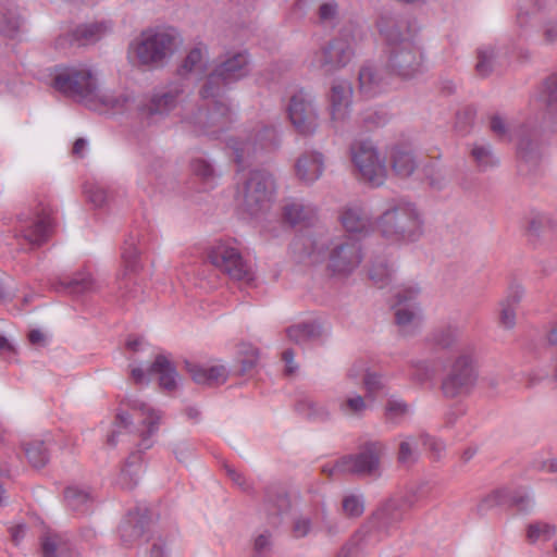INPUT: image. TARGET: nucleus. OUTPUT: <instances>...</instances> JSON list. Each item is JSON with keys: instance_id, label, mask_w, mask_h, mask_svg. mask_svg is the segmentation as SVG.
Segmentation results:
<instances>
[{"instance_id": "nucleus-26", "label": "nucleus", "mask_w": 557, "mask_h": 557, "mask_svg": "<svg viewBox=\"0 0 557 557\" xmlns=\"http://www.w3.org/2000/svg\"><path fill=\"white\" fill-rule=\"evenodd\" d=\"M323 172L324 156L319 151H305L296 160L295 173L304 184H313L322 176Z\"/></svg>"}, {"instance_id": "nucleus-15", "label": "nucleus", "mask_w": 557, "mask_h": 557, "mask_svg": "<svg viewBox=\"0 0 557 557\" xmlns=\"http://www.w3.org/2000/svg\"><path fill=\"white\" fill-rule=\"evenodd\" d=\"M420 293L417 284L401 285L395 290V322L404 333H413L422 324V309L417 302Z\"/></svg>"}, {"instance_id": "nucleus-20", "label": "nucleus", "mask_w": 557, "mask_h": 557, "mask_svg": "<svg viewBox=\"0 0 557 557\" xmlns=\"http://www.w3.org/2000/svg\"><path fill=\"white\" fill-rule=\"evenodd\" d=\"M361 261V247L357 242L344 238L332 243L327 267L333 274L348 275Z\"/></svg>"}, {"instance_id": "nucleus-44", "label": "nucleus", "mask_w": 557, "mask_h": 557, "mask_svg": "<svg viewBox=\"0 0 557 557\" xmlns=\"http://www.w3.org/2000/svg\"><path fill=\"white\" fill-rule=\"evenodd\" d=\"M206 59H207V49L202 46H197L193 48L187 57L185 58L180 73L182 75L187 74H202L206 67Z\"/></svg>"}, {"instance_id": "nucleus-10", "label": "nucleus", "mask_w": 557, "mask_h": 557, "mask_svg": "<svg viewBox=\"0 0 557 557\" xmlns=\"http://www.w3.org/2000/svg\"><path fill=\"white\" fill-rule=\"evenodd\" d=\"M249 71V58L246 52L226 55L207 77L200 89L201 98L220 97L227 85L246 77Z\"/></svg>"}, {"instance_id": "nucleus-5", "label": "nucleus", "mask_w": 557, "mask_h": 557, "mask_svg": "<svg viewBox=\"0 0 557 557\" xmlns=\"http://www.w3.org/2000/svg\"><path fill=\"white\" fill-rule=\"evenodd\" d=\"M490 128L499 140L517 144V153L521 162L531 166L539 163L543 145L535 129L502 114L491 116Z\"/></svg>"}, {"instance_id": "nucleus-42", "label": "nucleus", "mask_w": 557, "mask_h": 557, "mask_svg": "<svg viewBox=\"0 0 557 557\" xmlns=\"http://www.w3.org/2000/svg\"><path fill=\"white\" fill-rule=\"evenodd\" d=\"M419 443H421L420 434L403 436L398 446L397 461L406 467L413 465L419 457Z\"/></svg>"}, {"instance_id": "nucleus-31", "label": "nucleus", "mask_w": 557, "mask_h": 557, "mask_svg": "<svg viewBox=\"0 0 557 557\" xmlns=\"http://www.w3.org/2000/svg\"><path fill=\"white\" fill-rule=\"evenodd\" d=\"M359 91L364 97H374L387 85L385 71L372 64L363 65L359 71Z\"/></svg>"}, {"instance_id": "nucleus-11", "label": "nucleus", "mask_w": 557, "mask_h": 557, "mask_svg": "<svg viewBox=\"0 0 557 557\" xmlns=\"http://www.w3.org/2000/svg\"><path fill=\"white\" fill-rule=\"evenodd\" d=\"M274 194L275 181L271 173L263 170L250 171L238 188L240 205L251 215L265 210Z\"/></svg>"}, {"instance_id": "nucleus-57", "label": "nucleus", "mask_w": 557, "mask_h": 557, "mask_svg": "<svg viewBox=\"0 0 557 557\" xmlns=\"http://www.w3.org/2000/svg\"><path fill=\"white\" fill-rule=\"evenodd\" d=\"M391 276V269L385 261L374 263L370 269V278L380 287H383Z\"/></svg>"}, {"instance_id": "nucleus-39", "label": "nucleus", "mask_w": 557, "mask_h": 557, "mask_svg": "<svg viewBox=\"0 0 557 557\" xmlns=\"http://www.w3.org/2000/svg\"><path fill=\"white\" fill-rule=\"evenodd\" d=\"M499 50L494 44H483L476 50L475 71L481 76L490 75L498 63Z\"/></svg>"}, {"instance_id": "nucleus-34", "label": "nucleus", "mask_w": 557, "mask_h": 557, "mask_svg": "<svg viewBox=\"0 0 557 557\" xmlns=\"http://www.w3.org/2000/svg\"><path fill=\"white\" fill-rule=\"evenodd\" d=\"M286 334L289 341L300 345L320 339L324 335V327L318 321H310L288 327Z\"/></svg>"}, {"instance_id": "nucleus-8", "label": "nucleus", "mask_w": 557, "mask_h": 557, "mask_svg": "<svg viewBox=\"0 0 557 557\" xmlns=\"http://www.w3.org/2000/svg\"><path fill=\"white\" fill-rule=\"evenodd\" d=\"M355 48L356 37L351 32L344 30L314 51L308 60V65L324 74H333L350 63L355 57Z\"/></svg>"}, {"instance_id": "nucleus-64", "label": "nucleus", "mask_w": 557, "mask_h": 557, "mask_svg": "<svg viewBox=\"0 0 557 557\" xmlns=\"http://www.w3.org/2000/svg\"><path fill=\"white\" fill-rule=\"evenodd\" d=\"M88 200L96 207H101L107 201V191L101 186H90L85 189Z\"/></svg>"}, {"instance_id": "nucleus-47", "label": "nucleus", "mask_w": 557, "mask_h": 557, "mask_svg": "<svg viewBox=\"0 0 557 557\" xmlns=\"http://www.w3.org/2000/svg\"><path fill=\"white\" fill-rule=\"evenodd\" d=\"M370 399L359 394L348 395L338 404L339 411L347 417H361L369 408Z\"/></svg>"}, {"instance_id": "nucleus-49", "label": "nucleus", "mask_w": 557, "mask_h": 557, "mask_svg": "<svg viewBox=\"0 0 557 557\" xmlns=\"http://www.w3.org/2000/svg\"><path fill=\"white\" fill-rule=\"evenodd\" d=\"M61 285L71 294H83L96 288V283L88 273H77L74 277L62 281Z\"/></svg>"}, {"instance_id": "nucleus-22", "label": "nucleus", "mask_w": 557, "mask_h": 557, "mask_svg": "<svg viewBox=\"0 0 557 557\" xmlns=\"http://www.w3.org/2000/svg\"><path fill=\"white\" fill-rule=\"evenodd\" d=\"M228 145L234 151L235 162L242 164L247 156L255 153L257 150L276 148L280 145V137L275 127L262 126L255 133L252 138H248L245 141L231 139Z\"/></svg>"}, {"instance_id": "nucleus-41", "label": "nucleus", "mask_w": 557, "mask_h": 557, "mask_svg": "<svg viewBox=\"0 0 557 557\" xmlns=\"http://www.w3.org/2000/svg\"><path fill=\"white\" fill-rule=\"evenodd\" d=\"M326 244L327 240L323 237L311 238L301 236L294 242L293 246L295 250H300L312 262H318L325 256Z\"/></svg>"}, {"instance_id": "nucleus-56", "label": "nucleus", "mask_w": 557, "mask_h": 557, "mask_svg": "<svg viewBox=\"0 0 557 557\" xmlns=\"http://www.w3.org/2000/svg\"><path fill=\"white\" fill-rule=\"evenodd\" d=\"M313 523L310 517L298 516L292 524V535L295 539H302L311 533Z\"/></svg>"}, {"instance_id": "nucleus-50", "label": "nucleus", "mask_w": 557, "mask_h": 557, "mask_svg": "<svg viewBox=\"0 0 557 557\" xmlns=\"http://www.w3.org/2000/svg\"><path fill=\"white\" fill-rule=\"evenodd\" d=\"M507 497L505 490H495L486 494L476 505V513L481 517L487 516L492 510L500 506Z\"/></svg>"}, {"instance_id": "nucleus-21", "label": "nucleus", "mask_w": 557, "mask_h": 557, "mask_svg": "<svg viewBox=\"0 0 557 557\" xmlns=\"http://www.w3.org/2000/svg\"><path fill=\"white\" fill-rule=\"evenodd\" d=\"M151 515L147 508L129 510L119 525V536L125 547H133L146 537L150 530Z\"/></svg>"}, {"instance_id": "nucleus-63", "label": "nucleus", "mask_w": 557, "mask_h": 557, "mask_svg": "<svg viewBox=\"0 0 557 557\" xmlns=\"http://www.w3.org/2000/svg\"><path fill=\"white\" fill-rule=\"evenodd\" d=\"M500 313H499V322L500 325L505 329H512L516 325V310L517 307L504 304L500 301Z\"/></svg>"}, {"instance_id": "nucleus-52", "label": "nucleus", "mask_w": 557, "mask_h": 557, "mask_svg": "<svg viewBox=\"0 0 557 557\" xmlns=\"http://www.w3.org/2000/svg\"><path fill=\"white\" fill-rule=\"evenodd\" d=\"M364 511V499L360 494H348L343 497L342 512L348 518H359Z\"/></svg>"}, {"instance_id": "nucleus-48", "label": "nucleus", "mask_w": 557, "mask_h": 557, "mask_svg": "<svg viewBox=\"0 0 557 557\" xmlns=\"http://www.w3.org/2000/svg\"><path fill=\"white\" fill-rule=\"evenodd\" d=\"M24 451L34 468H42L49 461L48 447L44 441L35 440L25 444Z\"/></svg>"}, {"instance_id": "nucleus-53", "label": "nucleus", "mask_w": 557, "mask_h": 557, "mask_svg": "<svg viewBox=\"0 0 557 557\" xmlns=\"http://www.w3.org/2000/svg\"><path fill=\"white\" fill-rule=\"evenodd\" d=\"M556 533L554 525L546 522H534L528 527L527 537L529 542H545L553 537Z\"/></svg>"}, {"instance_id": "nucleus-46", "label": "nucleus", "mask_w": 557, "mask_h": 557, "mask_svg": "<svg viewBox=\"0 0 557 557\" xmlns=\"http://www.w3.org/2000/svg\"><path fill=\"white\" fill-rule=\"evenodd\" d=\"M471 156L480 171H487L498 164L491 145L478 143L471 149Z\"/></svg>"}, {"instance_id": "nucleus-58", "label": "nucleus", "mask_w": 557, "mask_h": 557, "mask_svg": "<svg viewBox=\"0 0 557 557\" xmlns=\"http://www.w3.org/2000/svg\"><path fill=\"white\" fill-rule=\"evenodd\" d=\"M362 382L367 391V398L373 401L375 394L383 388L382 377L377 373L368 371Z\"/></svg>"}, {"instance_id": "nucleus-16", "label": "nucleus", "mask_w": 557, "mask_h": 557, "mask_svg": "<svg viewBox=\"0 0 557 557\" xmlns=\"http://www.w3.org/2000/svg\"><path fill=\"white\" fill-rule=\"evenodd\" d=\"M211 98L206 110H199L194 115L187 117L186 123L194 128L197 135H208L216 137L221 132L225 131L232 123V114L228 106L218 99Z\"/></svg>"}, {"instance_id": "nucleus-19", "label": "nucleus", "mask_w": 557, "mask_h": 557, "mask_svg": "<svg viewBox=\"0 0 557 557\" xmlns=\"http://www.w3.org/2000/svg\"><path fill=\"white\" fill-rule=\"evenodd\" d=\"M139 242L140 234L138 232H132L126 236L122 246L121 257L125 272L119 277V290L120 296L126 299H136L140 292L136 282L128 276L131 273H135L139 268Z\"/></svg>"}, {"instance_id": "nucleus-45", "label": "nucleus", "mask_w": 557, "mask_h": 557, "mask_svg": "<svg viewBox=\"0 0 557 557\" xmlns=\"http://www.w3.org/2000/svg\"><path fill=\"white\" fill-rule=\"evenodd\" d=\"M296 408L301 414L311 420L325 421L331 416L325 404L308 397L299 400Z\"/></svg>"}, {"instance_id": "nucleus-13", "label": "nucleus", "mask_w": 557, "mask_h": 557, "mask_svg": "<svg viewBox=\"0 0 557 557\" xmlns=\"http://www.w3.org/2000/svg\"><path fill=\"white\" fill-rule=\"evenodd\" d=\"M350 160L359 177L373 186H381L387 177V165L377 148L370 141H355L349 148Z\"/></svg>"}, {"instance_id": "nucleus-1", "label": "nucleus", "mask_w": 557, "mask_h": 557, "mask_svg": "<svg viewBox=\"0 0 557 557\" xmlns=\"http://www.w3.org/2000/svg\"><path fill=\"white\" fill-rule=\"evenodd\" d=\"M377 29L387 46L388 67L401 78L409 79L422 72V52L412 40V30L408 20L382 14Z\"/></svg>"}, {"instance_id": "nucleus-3", "label": "nucleus", "mask_w": 557, "mask_h": 557, "mask_svg": "<svg viewBox=\"0 0 557 557\" xmlns=\"http://www.w3.org/2000/svg\"><path fill=\"white\" fill-rule=\"evenodd\" d=\"M121 406H125L136 414L139 420L138 426H134L133 418L126 410L119 408L114 420L115 429L108 436L107 444L115 446L116 437L122 434V431L126 433L136 431L139 438L137 443L138 450L150 449L154 444L153 437L158 433L162 421V412L139 398H126L122 400Z\"/></svg>"}, {"instance_id": "nucleus-60", "label": "nucleus", "mask_w": 557, "mask_h": 557, "mask_svg": "<svg viewBox=\"0 0 557 557\" xmlns=\"http://www.w3.org/2000/svg\"><path fill=\"white\" fill-rule=\"evenodd\" d=\"M318 15L321 22L332 23L338 16V5L334 0H327L320 4Z\"/></svg>"}, {"instance_id": "nucleus-30", "label": "nucleus", "mask_w": 557, "mask_h": 557, "mask_svg": "<svg viewBox=\"0 0 557 557\" xmlns=\"http://www.w3.org/2000/svg\"><path fill=\"white\" fill-rule=\"evenodd\" d=\"M388 161L393 173L400 178L411 176L419 166V161L413 151L403 146L391 148Z\"/></svg>"}, {"instance_id": "nucleus-35", "label": "nucleus", "mask_w": 557, "mask_h": 557, "mask_svg": "<svg viewBox=\"0 0 557 557\" xmlns=\"http://www.w3.org/2000/svg\"><path fill=\"white\" fill-rule=\"evenodd\" d=\"M149 374L159 375V384L165 391H173L177 385V373L172 362L163 355L157 356L148 370Z\"/></svg>"}, {"instance_id": "nucleus-27", "label": "nucleus", "mask_w": 557, "mask_h": 557, "mask_svg": "<svg viewBox=\"0 0 557 557\" xmlns=\"http://www.w3.org/2000/svg\"><path fill=\"white\" fill-rule=\"evenodd\" d=\"M532 101L544 103V122L557 131V73L544 81L540 90L533 95Z\"/></svg>"}, {"instance_id": "nucleus-61", "label": "nucleus", "mask_w": 557, "mask_h": 557, "mask_svg": "<svg viewBox=\"0 0 557 557\" xmlns=\"http://www.w3.org/2000/svg\"><path fill=\"white\" fill-rule=\"evenodd\" d=\"M366 373H368L367 362L364 360H356L346 372V379L354 384L363 381Z\"/></svg>"}, {"instance_id": "nucleus-36", "label": "nucleus", "mask_w": 557, "mask_h": 557, "mask_svg": "<svg viewBox=\"0 0 557 557\" xmlns=\"http://www.w3.org/2000/svg\"><path fill=\"white\" fill-rule=\"evenodd\" d=\"M111 29L108 23H91L76 27L71 34V44L84 46L99 40Z\"/></svg>"}, {"instance_id": "nucleus-38", "label": "nucleus", "mask_w": 557, "mask_h": 557, "mask_svg": "<svg viewBox=\"0 0 557 557\" xmlns=\"http://www.w3.org/2000/svg\"><path fill=\"white\" fill-rule=\"evenodd\" d=\"M265 506L271 515H285L292 510L290 496L280 487H269L265 491Z\"/></svg>"}, {"instance_id": "nucleus-2", "label": "nucleus", "mask_w": 557, "mask_h": 557, "mask_svg": "<svg viewBox=\"0 0 557 557\" xmlns=\"http://www.w3.org/2000/svg\"><path fill=\"white\" fill-rule=\"evenodd\" d=\"M53 87L94 110L100 104L110 109H122L129 101L125 95L112 96L101 92L96 73L86 64L58 67Z\"/></svg>"}, {"instance_id": "nucleus-29", "label": "nucleus", "mask_w": 557, "mask_h": 557, "mask_svg": "<svg viewBox=\"0 0 557 557\" xmlns=\"http://www.w3.org/2000/svg\"><path fill=\"white\" fill-rule=\"evenodd\" d=\"M185 367L190 377L196 384L214 386L223 384L227 379V370L222 364L207 367L199 363L186 361Z\"/></svg>"}, {"instance_id": "nucleus-40", "label": "nucleus", "mask_w": 557, "mask_h": 557, "mask_svg": "<svg viewBox=\"0 0 557 557\" xmlns=\"http://www.w3.org/2000/svg\"><path fill=\"white\" fill-rule=\"evenodd\" d=\"M141 468L140 455L138 453L131 454L119 474L117 483L123 488H133L139 481Z\"/></svg>"}, {"instance_id": "nucleus-32", "label": "nucleus", "mask_w": 557, "mask_h": 557, "mask_svg": "<svg viewBox=\"0 0 557 557\" xmlns=\"http://www.w3.org/2000/svg\"><path fill=\"white\" fill-rule=\"evenodd\" d=\"M339 221L348 233L367 234L372 226L368 212L357 205H349L343 208L339 213Z\"/></svg>"}, {"instance_id": "nucleus-54", "label": "nucleus", "mask_w": 557, "mask_h": 557, "mask_svg": "<svg viewBox=\"0 0 557 557\" xmlns=\"http://www.w3.org/2000/svg\"><path fill=\"white\" fill-rule=\"evenodd\" d=\"M409 412V406L397 398H389L385 408V416L388 420L398 423Z\"/></svg>"}, {"instance_id": "nucleus-14", "label": "nucleus", "mask_w": 557, "mask_h": 557, "mask_svg": "<svg viewBox=\"0 0 557 557\" xmlns=\"http://www.w3.org/2000/svg\"><path fill=\"white\" fill-rule=\"evenodd\" d=\"M386 449V444L382 441H366L359 445L356 454L339 458L337 467L348 471V474L379 478L381 475V459Z\"/></svg>"}, {"instance_id": "nucleus-17", "label": "nucleus", "mask_w": 557, "mask_h": 557, "mask_svg": "<svg viewBox=\"0 0 557 557\" xmlns=\"http://www.w3.org/2000/svg\"><path fill=\"white\" fill-rule=\"evenodd\" d=\"M53 228L50 212L42 209L36 213H21L14 228V236L30 247H39L48 240Z\"/></svg>"}, {"instance_id": "nucleus-33", "label": "nucleus", "mask_w": 557, "mask_h": 557, "mask_svg": "<svg viewBox=\"0 0 557 557\" xmlns=\"http://www.w3.org/2000/svg\"><path fill=\"white\" fill-rule=\"evenodd\" d=\"M70 552L71 542L65 534L49 529L40 535V557H63Z\"/></svg>"}, {"instance_id": "nucleus-9", "label": "nucleus", "mask_w": 557, "mask_h": 557, "mask_svg": "<svg viewBox=\"0 0 557 557\" xmlns=\"http://www.w3.org/2000/svg\"><path fill=\"white\" fill-rule=\"evenodd\" d=\"M210 263L231 280L243 285L255 281L251 265L244 259L235 240L216 242L208 252Z\"/></svg>"}, {"instance_id": "nucleus-55", "label": "nucleus", "mask_w": 557, "mask_h": 557, "mask_svg": "<svg viewBox=\"0 0 557 557\" xmlns=\"http://www.w3.org/2000/svg\"><path fill=\"white\" fill-rule=\"evenodd\" d=\"M191 172L205 182H209L214 177L213 166L205 159L197 158L190 163Z\"/></svg>"}, {"instance_id": "nucleus-59", "label": "nucleus", "mask_w": 557, "mask_h": 557, "mask_svg": "<svg viewBox=\"0 0 557 557\" xmlns=\"http://www.w3.org/2000/svg\"><path fill=\"white\" fill-rule=\"evenodd\" d=\"M421 443L430 449L433 458L441 459L445 453V444L428 433H420Z\"/></svg>"}, {"instance_id": "nucleus-23", "label": "nucleus", "mask_w": 557, "mask_h": 557, "mask_svg": "<svg viewBox=\"0 0 557 557\" xmlns=\"http://www.w3.org/2000/svg\"><path fill=\"white\" fill-rule=\"evenodd\" d=\"M479 377L478 362L472 348L455 351V394H468Z\"/></svg>"}, {"instance_id": "nucleus-62", "label": "nucleus", "mask_w": 557, "mask_h": 557, "mask_svg": "<svg viewBox=\"0 0 557 557\" xmlns=\"http://www.w3.org/2000/svg\"><path fill=\"white\" fill-rule=\"evenodd\" d=\"M540 11V7L535 2H525L520 5L519 11L517 13V23L523 27L529 20L533 18L536 13Z\"/></svg>"}, {"instance_id": "nucleus-12", "label": "nucleus", "mask_w": 557, "mask_h": 557, "mask_svg": "<svg viewBox=\"0 0 557 557\" xmlns=\"http://www.w3.org/2000/svg\"><path fill=\"white\" fill-rule=\"evenodd\" d=\"M430 343L435 352H443L444 361L438 362L434 361L432 368L429 369L424 363H420L417 367V372L414 373L416 379L419 382H424L440 371H445L446 377L442 383V391L446 397H450L453 395V382H451V359H453V333L449 325L444 327H438L434 330L430 336Z\"/></svg>"}, {"instance_id": "nucleus-24", "label": "nucleus", "mask_w": 557, "mask_h": 557, "mask_svg": "<svg viewBox=\"0 0 557 557\" xmlns=\"http://www.w3.org/2000/svg\"><path fill=\"white\" fill-rule=\"evenodd\" d=\"M330 119L333 127L338 128L349 117L352 102V86L348 81H336L332 84L330 94Z\"/></svg>"}, {"instance_id": "nucleus-25", "label": "nucleus", "mask_w": 557, "mask_h": 557, "mask_svg": "<svg viewBox=\"0 0 557 557\" xmlns=\"http://www.w3.org/2000/svg\"><path fill=\"white\" fill-rule=\"evenodd\" d=\"M283 221L293 226L309 227L318 218L317 207L300 199L288 200L282 208Z\"/></svg>"}, {"instance_id": "nucleus-43", "label": "nucleus", "mask_w": 557, "mask_h": 557, "mask_svg": "<svg viewBox=\"0 0 557 557\" xmlns=\"http://www.w3.org/2000/svg\"><path fill=\"white\" fill-rule=\"evenodd\" d=\"M64 499L70 509L79 512L86 511L92 502L89 491L78 486H67Z\"/></svg>"}, {"instance_id": "nucleus-28", "label": "nucleus", "mask_w": 557, "mask_h": 557, "mask_svg": "<svg viewBox=\"0 0 557 557\" xmlns=\"http://www.w3.org/2000/svg\"><path fill=\"white\" fill-rule=\"evenodd\" d=\"M180 94L181 89L177 87L154 94L150 100L141 107V115L152 120L157 116L162 117L166 115L176 107Z\"/></svg>"}, {"instance_id": "nucleus-6", "label": "nucleus", "mask_w": 557, "mask_h": 557, "mask_svg": "<svg viewBox=\"0 0 557 557\" xmlns=\"http://www.w3.org/2000/svg\"><path fill=\"white\" fill-rule=\"evenodd\" d=\"M178 45L180 35L174 28H154L143 32L129 51L138 64L159 66L173 55Z\"/></svg>"}, {"instance_id": "nucleus-4", "label": "nucleus", "mask_w": 557, "mask_h": 557, "mask_svg": "<svg viewBox=\"0 0 557 557\" xmlns=\"http://www.w3.org/2000/svg\"><path fill=\"white\" fill-rule=\"evenodd\" d=\"M410 507L409 498H392L385 502L341 548L337 557H348L354 548H363L381 541L404 519Z\"/></svg>"}, {"instance_id": "nucleus-51", "label": "nucleus", "mask_w": 557, "mask_h": 557, "mask_svg": "<svg viewBox=\"0 0 557 557\" xmlns=\"http://www.w3.org/2000/svg\"><path fill=\"white\" fill-rule=\"evenodd\" d=\"M553 226L552 218L543 212H531L528 219L527 232L531 237H540V235L546 230Z\"/></svg>"}, {"instance_id": "nucleus-18", "label": "nucleus", "mask_w": 557, "mask_h": 557, "mask_svg": "<svg viewBox=\"0 0 557 557\" xmlns=\"http://www.w3.org/2000/svg\"><path fill=\"white\" fill-rule=\"evenodd\" d=\"M290 123L302 136H312L319 127V114L313 97L304 90L292 96L288 108Z\"/></svg>"}, {"instance_id": "nucleus-7", "label": "nucleus", "mask_w": 557, "mask_h": 557, "mask_svg": "<svg viewBox=\"0 0 557 557\" xmlns=\"http://www.w3.org/2000/svg\"><path fill=\"white\" fill-rule=\"evenodd\" d=\"M382 236L393 242L417 240L422 232V222L414 207L395 206L385 210L376 221Z\"/></svg>"}, {"instance_id": "nucleus-37", "label": "nucleus", "mask_w": 557, "mask_h": 557, "mask_svg": "<svg viewBox=\"0 0 557 557\" xmlns=\"http://www.w3.org/2000/svg\"><path fill=\"white\" fill-rule=\"evenodd\" d=\"M22 20L17 7L10 0L1 2L0 33L13 38L20 30Z\"/></svg>"}]
</instances>
